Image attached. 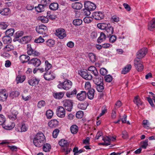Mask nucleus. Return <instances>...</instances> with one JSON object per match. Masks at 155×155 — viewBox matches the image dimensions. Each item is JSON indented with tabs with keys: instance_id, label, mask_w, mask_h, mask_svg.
Masks as SVG:
<instances>
[{
	"instance_id": "nucleus-1",
	"label": "nucleus",
	"mask_w": 155,
	"mask_h": 155,
	"mask_svg": "<svg viewBox=\"0 0 155 155\" xmlns=\"http://www.w3.org/2000/svg\"><path fill=\"white\" fill-rule=\"evenodd\" d=\"M97 27L101 30H105L106 34L109 38L114 32V29L109 23H99L97 25Z\"/></svg>"
},
{
	"instance_id": "nucleus-2",
	"label": "nucleus",
	"mask_w": 155,
	"mask_h": 155,
	"mask_svg": "<svg viewBox=\"0 0 155 155\" xmlns=\"http://www.w3.org/2000/svg\"><path fill=\"white\" fill-rule=\"evenodd\" d=\"M45 142V137L42 133L37 134L33 139L34 144L37 147H40Z\"/></svg>"
},
{
	"instance_id": "nucleus-3",
	"label": "nucleus",
	"mask_w": 155,
	"mask_h": 155,
	"mask_svg": "<svg viewBox=\"0 0 155 155\" xmlns=\"http://www.w3.org/2000/svg\"><path fill=\"white\" fill-rule=\"evenodd\" d=\"M59 145L62 147V150L63 152H65V154H67L71 150V148L68 147L69 145V143L67 140L64 139H61L59 142Z\"/></svg>"
},
{
	"instance_id": "nucleus-4",
	"label": "nucleus",
	"mask_w": 155,
	"mask_h": 155,
	"mask_svg": "<svg viewBox=\"0 0 155 155\" xmlns=\"http://www.w3.org/2000/svg\"><path fill=\"white\" fill-rule=\"evenodd\" d=\"M72 85V82L68 80H65L58 85V87L60 89H63L66 90L70 89Z\"/></svg>"
},
{
	"instance_id": "nucleus-5",
	"label": "nucleus",
	"mask_w": 155,
	"mask_h": 155,
	"mask_svg": "<svg viewBox=\"0 0 155 155\" xmlns=\"http://www.w3.org/2000/svg\"><path fill=\"white\" fill-rule=\"evenodd\" d=\"M64 109L68 111H71L72 109L73 102L71 100H65L62 102Z\"/></svg>"
},
{
	"instance_id": "nucleus-6",
	"label": "nucleus",
	"mask_w": 155,
	"mask_h": 155,
	"mask_svg": "<svg viewBox=\"0 0 155 155\" xmlns=\"http://www.w3.org/2000/svg\"><path fill=\"white\" fill-rule=\"evenodd\" d=\"M134 66L136 70L139 72L142 71L144 66L140 59L138 58H136L134 61Z\"/></svg>"
},
{
	"instance_id": "nucleus-7",
	"label": "nucleus",
	"mask_w": 155,
	"mask_h": 155,
	"mask_svg": "<svg viewBox=\"0 0 155 155\" xmlns=\"http://www.w3.org/2000/svg\"><path fill=\"white\" fill-rule=\"evenodd\" d=\"M27 50L28 54L30 55H32L34 56H38L40 54L39 52L31 48L30 44H28L27 45Z\"/></svg>"
},
{
	"instance_id": "nucleus-8",
	"label": "nucleus",
	"mask_w": 155,
	"mask_h": 155,
	"mask_svg": "<svg viewBox=\"0 0 155 155\" xmlns=\"http://www.w3.org/2000/svg\"><path fill=\"white\" fill-rule=\"evenodd\" d=\"M36 30L37 32L39 34L45 35L47 31V27L44 25L37 26L36 28Z\"/></svg>"
},
{
	"instance_id": "nucleus-9",
	"label": "nucleus",
	"mask_w": 155,
	"mask_h": 155,
	"mask_svg": "<svg viewBox=\"0 0 155 155\" xmlns=\"http://www.w3.org/2000/svg\"><path fill=\"white\" fill-rule=\"evenodd\" d=\"M65 109L63 107H58L56 111V114L58 116L61 118L64 117L65 114Z\"/></svg>"
},
{
	"instance_id": "nucleus-10",
	"label": "nucleus",
	"mask_w": 155,
	"mask_h": 155,
	"mask_svg": "<svg viewBox=\"0 0 155 155\" xmlns=\"http://www.w3.org/2000/svg\"><path fill=\"white\" fill-rule=\"evenodd\" d=\"M84 6L85 8L91 11L94 10L96 8V5L94 3L90 1L85 2L84 3Z\"/></svg>"
},
{
	"instance_id": "nucleus-11",
	"label": "nucleus",
	"mask_w": 155,
	"mask_h": 155,
	"mask_svg": "<svg viewBox=\"0 0 155 155\" xmlns=\"http://www.w3.org/2000/svg\"><path fill=\"white\" fill-rule=\"evenodd\" d=\"M56 35L59 38L62 39L66 36V34L65 30L63 29H58L56 31Z\"/></svg>"
},
{
	"instance_id": "nucleus-12",
	"label": "nucleus",
	"mask_w": 155,
	"mask_h": 155,
	"mask_svg": "<svg viewBox=\"0 0 155 155\" xmlns=\"http://www.w3.org/2000/svg\"><path fill=\"white\" fill-rule=\"evenodd\" d=\"M147 50L146 48H143L139 51L137 53V58H143L147 52Z\"/></svg>"
},
{
	"instance_id": "nucleus-13",
	"label": "nucleus",
	"mask_w": 155,
	"mask_h": 155,
	"mask_svg": "<svg viewBox=\"0 0 155 155\" xmlns=\"http://www.w3.org/2000/svg\"><path fill=\"white\" fill-rule=\"evenodd\" d=\"M40 60L37 58H33L31 60L28 62V64H31L35 67H38L41 64Z\"/></svg>"
},
{
	"instance_id": "nucleus-14",
	"label": "nucleus",
	"mask_w": 155,
	"mask_h": 155,
	"mask_svg": "<svg viewBox=\"0 0 155 155\" xmlns=\"http://www.w3.org/2000/svg\"><path fill=\"white\" fill-rule=\"evenodd\" d=\"M86 92L84 91H82L80 93H78L77 95L78 100L80 101L84 100L87 97Z\"/></svg>"
},
{
	"instance_id": "nucleus-15",
	"label": "nucleus",
	"mask_w": 155,
	"mask_h": 155,
	"mask_svg": "<svg viewBox=\"0 0 155 155\" xmlns=\"http://www.w3.org/2000/svg\"><path fill=\"white\" fill-rule=\"evenodd\" d=\"M44 78L46 80L50 81L53 80L55 78L54 74H51V72L46 71L44 75Z\"/></svg>"
},
{
	"instance_id": "nucleus-16",
	"label": "nucleus",
	"mask_w": 155,
	"mask_h": 155,
	"mask_svg": "<svg viewBox=\"0 0 155 155\" xmlns=\"http://www.w3.org/2000/svg\"><path fill=\"white\" fill-rule=\"evenodd\" d=\"M92 16L96 20H101L104 18L103 14L100 12H94Z\"/></svg>"
},
{
	"instance_id": "nucleus-17",
	"label": "nucleus",
	"mask_w": 155,
	"mask_h": 155,
	"mask_svg": "<svg viewBox=\"0 0 155 155\" xmlns=\"http://www.w3.org/2000/svg\"><path fill=\"white\" fill-rule=\"evenodd\" d=\"M148 29L150 31L155 29V18H153L148 23Z\"/></svg>"
},
{
	"instance_id": "nucleus-18",
	"label": "nucleus",
	"mask_w": 155,
	"mask_h": 155,
	"mask_svg": "<svg viewBox=\"0 0 155 155\" xmlns=\"http://www.w3.org/2000/svg\"><path fill=\"white\" fill-rule=\"evenodd\" d=\"M18 114V113L16 110L12 109L10 114L8 115V118L12 120H14L16 118Z\"/></svg>"
},
{
	"instance_id": "nucleus-19",
	"label": "nucleus",
	"mask_w": 155,
	"mask_h": 155,
	"mask_svg": "<svg viewBox=\"0 0 155 155\" xmlns=\"http://www.w3.org/2000/svg\"><path fill=\"white\" fill-rule=\"evenodd\" d=\"M19 59L22 63L27 62L29 61L30 58L28 55L26 54L21 55L19 57Z\"/></svg>"
},
{
	"instance_id": "nucleus-20",
	"label": "nucleus",
	"mask_w": 155,
	"mask_h": 155,
	"mask_svg": "<svg viewBox=\"0 0 155 155\" xmlns=\"http://www.w3.org/2000/svg\"><path fill=\"white\" fill-rule=\"evenodd\" d=\"M39 81V80L38 79L33 77L29 80L28 83L30 85L34 86L36 84H38Z\"/></svg>"
},
{
	"instance_id": "nucleus-21",
	"label": "nucleus",
	"mask_w": 155,
	"mask_h": 155,
	"mask_svg": "<svg viewBox=\"0 0 155 155\" xmlns=\"http://www.w3.org/2000/svg\"><path fill=\"white\" fill-rule=\"evenodd\" d=\"M2 126L5 129L7 130H10L14 127L15 124L14 123H10L9 124H7L5 123L4 124H3Z\"/></svg>"
},
{
	"instance_id": "nucleus-22",
	"label": "nucleus",
	"mask_w": 155,
	"mask_h": 155,
	"mask_svg": "<svg viewBox=\"0 0 155 155\" xmlns=\"http://www.w3.org/2000/svg\"><path fill=\"white\" fill-rule=\"evenodd\" d=\"M105 34L103 32H101L100 33V36L97 39V42L98 43H101L105 40L106 37L107 36L106 34L105 31Z\"/></svg>"
},
{
	"instance_id": "nucleus-23",
	"label": "nucleus",
	"mask_w": 155,
	"mask_h": 155,
	"mask_svg": "<svg viewBox=\"0 0 155 155\" xmlns=\"http://www.w3.org/2000/svg\"><path fill=\"white\" fill-rule=\"evenodd\" d=\"M58 122L56 120H53L49 122L48 124L51 128H54L57 127L58 125Z\"/></svg>"
},
{
	"instance_id": "nucleus-24",
	"label": "nucleus",
	"mask_w": 155,
	"mask_h": 155,
	"mask_svg": "<svg viewBox=\"0 0 155 155\" xmlns=\"http://www.w3.org/2000/svg\"><path fill=\"white\" fill-rule=\"evenodd\" d=\"M103 78L101 75H99L97 78H94V81L95 84L103 83Z\"/></svg>"
},
{
	"instance_id": "nucleus-25",
	"label": "nucleus",
	"mask_w": 155,
	"mask_h": 155,
	"mask_svg": "<svg viewBox=\"0 0 155 155\" xmlns=\"http://www.w3.org/2000/svg\"><path fill=\"white\" fill-rule=\"evenodd\" d=\"M95 87L96 90L99 92H102L104 89L103 83L95 84Z\"/></svg>"
},
{
	"instance_id": "nucleus-26",
	"label": "nucleus",
	"mask_w": 155,
	"mask_h": 155,
	"mask_svg": "<svg viewBox=\"0 0 155 155\" xmlns=\"http://www.w3.org/2000/svg\"><path fill=\"white\" fill-rule=\"evenodd\" d=\"M132 68L131 64H129L126 65L122 70L121 73L123 74H125L130 71Z\"/></svg>"
},
{
	"instance_id": "nucleus-27",
	"label": "nucleus",
	"mask_w": 155,
	"mask_h": 155,
	"mask_svg": "<svg viewBox=\"0 0 155 155\" xmlns=\"http://www.w3.org/2000/svg\"><path fill=\"white\" fill-rule=\"evenodd\" d=\"M2 40L4 44L9 43L12 41V38L11 37L6 35L3 37Z\"/></svg>"
},
{
	"instance_id": "nucleus-28",
	"label": "nucleus",
	"mask_w": 155,
	"mask_h": 155,
	"mask_svg": "<svg viewBox=\"0 0 155 155\" xmlns=\"http://www.w3.org/2000/svg\"><path fill=\"white\" fill-rule=\"evenodd\" d=\"M25 79V75L21 76V75H18L16 77V80L17 81V84L19 83H21L23 82Z\"/></svg>"
},
{
	"instance_id": "nucleus-29",
	"label": "nucleus",
	"mask_w": 155,
	"mask_h": 155,
	"mask_svg": "<svg viewBox=\"0 0 155 155\" xmlns=\"http://www.w3.org/2000/svg\"><path fill=\"white\" fill-rule=\"evenodd\" d=\"M77 93L76 89H74L71 91H68L66 93V95L68 97H71L75 95Z\"/></svg>"
},
{
	"instance_id": "nucleus-30",
	"label": "nucleus",
	"mask_w": 155,
	"mask_h": 155,
	"mask_svg": "<svg viewBox=\"0 0 155 155\" xmlns=\"http://www.w3.org/2000/svg\"><path fill=\"white\" fill-rule=\"evenodd\" d=\"M64 94L63 92L55 93L54 94V97L58 99H61L64 96Z\"/></svg>"
},
{
	"instance_id": "nucleus-31",
	"label": "nucleus",
	"mask_w": 155,
	"mask_h": 155,
	"mask_svg": "<svg viewBox=\"0 0 155 155\" xmlns=\"http://www.w3.org/2000/svg\"><path fill=\"white\" fill-rule=\"evenodd\" d=\"M49 7L50 9L52 10H56L58 9V5L57 3H53L50 5Z\"/></svg>"
},
{
	"instance_id": "nucleus-32",
	"label": "nucleus",
	"mask_w": 155,
	"mask_h": 155,
	"mask_svg": "<svg viewBox=\"0 0 155 155\" xmlns=\"http://www.w3.org/2000/svg\"><path fill=\"white\" fill-rule=\"evenodd\" d=\"M19 94L20 93L18 91H13L10 93L9 96L13 99L18 96Z\"/></svg>"
},
{
	"instance_id": "nucleus-33",
	"label": "nucleus",
	"mask_w": 155,
	"mask_h": 155,
	"mask_svg": "<svg viewBox=\"0 0 155 155\" xmlns=\"http://www.w3.org/2000/svg\"><path fill=\"white\" fill-rule=\"evenodd\" d=\"M45 7L42 4H39L38 6L35 7V9L38 12H41L44 11Z\"/></svg>"
},
{
	"instance_id": "nucleus-34",
	"label": "nucleus",
	"mask_w": 155,
	"mask_h": 155,
	"mask_svg": "<svg viewBox=\"0 0 155 155\" xmlns=\"http://www.w3.org/2000/svg\"><path fill=\"white\" fill-rule=\"evenodd\" d=\"M71 133L73 134H76L78 131V127L76 125H74L71 126L70 128Z\"/></svg>"
},
{
	"instance_id": "nucleus-35",
	"label": "nucleus",
	"mask_w": 155,
	"mask_h": 155,
	"mask_svg": "<svg viewBox=\"0 0 155 155\" xmlns=\"http://www.w3.org/2000/svg\"><path fill=\"white\" fill-rule=\"evenodd\" d=\"M94 90L93 89H91L89 91L88 93L87 94L88 97L90 99H92L94 97Z\"/></svg>"
},
{
	"instance_id": "nucleus-36",
	"label": "nucleus",
	"mask_w": 155,
	"mask_h": 155,
	"mask_svg": "<svg viewBox=\"0 0 155 155\" xmlns=\"http://www.w3.org/2000/svg\"><path fill=\"white\" fill-rule=\"evenodd\" d=\"M88 56L91 61L92 63L95 62L96 60V56L95 54L91 53H90L88 54Z\"/></svg>"
},
{
	"instance_id": "nucleus-37",
	"label": "nucleus",
	"mask_w": 155,
	"mask_h": 155,
	"mask_svg": "<svg viewBox=\"0 0 155 155\" xmlns=\"http://www.w3.org/2000/svg\"><path fill=\"white\" fill-rule=\"evenodd\" d=\"M88 104L86 102H84L83 104H78V107L80 109L85 110L88 106Z\"/></svg>"
},
{
	"instance_id": "nucleus-38",
	"label": "nucleus",
	"mask_w": 155,
	"mask_h": 155,
	"mask_svg": "<svg viewBox=\"0 0 155 155\" xmlns=\"http://www.w3.org/2000/svg\"><path fill=\"white\" fill-rule=\"evenodd\" d=\"M15 32V30L13 28H10L7 30L5 32L6 35L11 37L13 35Z\"/></svg>"
},
{
	"instance_id": "nucleus-39",
	"label": "nucleus",
	"mask_w": 155,
	"mask_h": 155,
	"mask_svg": "<svg viewBox=\"0 0 155 155\" xmlns=\"http://www.w3.org/2000/svg\"><path fill=\"white\" fill-rule=\"evenodd\" d=\"M72 7L74 9H80L82 7V5L80 3L76 2L72 5Z\"/></svg>"
},
{
	"instance_id": "nucleus-40",
	"label": "nucleus",
	"mask_w": 155,
	"mask_h": 155,
	"mask_svg": "<svg viewBox=\"0 0 155 155\" xmlns=\"http://www.w3.org/2000/svg\"><path fill=\"white\" fill-rule=\"evenodd\" d=\"M8 95V93L0 92V100L2 101H5L7 98Z\"/></svg>"
},
{
	"instance_id": "nucleus-41",
	"label": "nucleus",
	"mask_w": 155,
	"mask_h": 155,
	"mask_svg": "<svg viewBox=\"0 0 155 155\" xmlns=\"http://www.w3.org/2000/svg\"><path fill=\"white\" fill-rule=\"evenodd\" d=\"M14 49V46L10 45H6L4 48L3 50L5 51L9 52L13 50Z\"/></svg>"
},
{
	"instance_id": "nucleus-42",
	"label": "nucleus",
	"mask_w": 155,
	"mask_h": 155,
	"mask_svg": "<svg viewBox=\"0 0 155 155\" xmlns=\"http://www.w3.org/2000/svg\"><path fill=\"white\" fill-rule=\"evenodd\" d=\"M51 149L50 145L48 143L44 144L43 147V149L45 152H47L50 151Z\"/></svg>"
},
{
	"instance_id": "nucleus-43",
	"label": "nucleus",
	"mask_w": 155,
	"mask_h": 155,
	"mask_svg": "<svg viewBox=\"0 0 155 155\" xmlns=\"http://www.w3.org/2000/svg\"><path fill=\"white\" fill-rule=\"evenodd\" d=\"M134 101L137 106L141 105L142 104L140 98L138 96L135 97Z\"/></svg>"
},
{
	"instance_id": "nucleus-44",
	"label": "nucleus",
	"mask_w": 155,
	"mask_h": 155,
	"mask_svg": "<svg viewBox=\"0 0 155 155\" xmlns=\"http://www.w3.org/2000/svg\"><path fill=\"white\" fill-rule=\"evenodd\" d=\"M46 43V45L50 47H53L55 44L54 41L51 39H48Z\"/></svg>"
},
{
	"instance_id": "nucleus-45",
	"label": "nucleus",
	"mask_w": 155,
	"mask_h": 155,
	"mask_svg": "<svg viewBox=\"0 0 155 155\" xmlns=\"http://www.w3.org/2000/svg\"><path fill=\"white\" fill-rule=\"evenodd\" d=\"M88 71L87 70H83L79 72V74L84 79L86 76V75L88 74Z\"/></svg>"
},
{
	"instance_id": "nucleus-46",
	"label": "nucleus",
	"mask_w": 155,
	"mask_h": 155,
	"mask_svg": "<svg viewBox=\"0 0 155 155\" xmlns=\"http://www.w3.org/2000/svg\"><path fill=\"white\" fill-rule=\"evenodd\" d=\"M82 20L79 19H75L73 21V25L75 26L80 25L82 24Z\"/></svg>"
},
{
	"instance_id": "nucleus-47",
	"label": "nucleus",
	"mask_w": 155,
	"mask_h": 155,
	"mask_svg": "<svg viewBox=\"0 0 155 155\" xmlns=\"http://www.w3.org/2000/svg\"><path fill=\"white\" fill-rule=\"evenodd\" d=\"M53 113L51 110H49L46 111V115L48 119H51L53 116Z\"/></svg>"
},
{
	"instance_id": "nucleus-48",
	"label": "nucleus",
	"mask_w": 155,
	"mask_h": 155,
	"mask_svg": "<svg viewBox=\"0 0 155 155\" xmlns=\"http://www.w3.org/2000/svg\"><path fill=\"white\" fill-rule=\"evenodd\" d=\"M148 140L147 139H146L144 141H143L141 142V146L140 147L144 149H146L148 145Z\"/></svg>"
},
{
	"instance_id": "nucleus-49",
	"label": "nucleus",
	"mask_w": 155,
	"mask_h": 155,
	"mask_svg": "<svg viewBox=\"0 0 155 155\" xmlns=\"http://www.w3.org/2000/svg\"><path fill=\"white\" fill-rule=\"evenodd\" d=\"M45 71H48L50 69L51 67V65L49 63L48 61H46L45 62Z\"/></svg>"
},
{
	"instance_id": "nucleus-50",
	"label": "nucleus",
	"mask_w": 155,
	"mask_h": 155,
	"mask_svg": "<svg viewBox=\"0 0 155 155\" xmlns=\"http://www.w3.org/2000/svg\"><path fill=\"white\" fill-rule=\"evenodd\" d=\"M93 18L90 17H86L83 19L84 22L86 23H89L93 20Z\"/></svg>"
},
{
	"instance_id": "nucleus-51",
	"label": "nucleus",
	"mask_w": 155,
	"mask_h": 155,
	"mask_svg": "<svg viewBox=\"0 0 155 155\" xmlns=\"http://www.w3.org/2000/svg\"><path fill=\"white\" fill-rule=\"evenodd\" d=\"M9 11L10 9L9 8H5L3 9L2 11H1V14L3 15H7L9 12Z\"/></svg>"
},
{
	"instance_id": "nucleus-52",
	"label": "nucleus",
	"mask_w": 155,
	"mask_h": 155,
	"mask_svg": "<svg viewBox=\"0 0 155 155\" xmlns=\"http://www.w3.org/2000/svg\"><path fill=\"white\" fill-rule=\"evenodd\" d=\"M6 119L5 117L2 114H0V125L3 124L5 122Z\"/></svg>"
},
{
	"instance_id": "nucleus-53",
	"label": "nucleus",
	"mask_w": 155,
	"mask_h": 155,
	"mask_svg": "<svg viewBox=\"0 0 155 155\" xmlns=\"http://www.w3.org/2000/svg\"><path fill=\"white\" fill-rule=\"evenodd\" d=\"M104 79L106 82H110L112 80V77L110 75H108L104 77Z\"/></svg>"
},
{
	"instance_id": "nucleus-54",
	"label": "nucleus",
	"mask_w": 155,
	"mask_h": 155,
	"mask_svg": "<svg viewBox=\"0 0 155 155\" xmlns=\"http://www.w3.org/2000/svg\"><path fill=\"white\" fill-rule=\"evenodd\" d=\"M150 124L149 121L147 120H143V127L146 128L149 127Z\"/></svg>"
},
{
	"instance_id": "nucleus-55",
	"label": "nucleus",
	"mask_w": 155,
	"mask_h": 155,
	"mask_svg": "<svg viewBox=\"0 0 155 155\" xmlns=\"http://www.w3.org/2000/svg\"><path fill=\"white\" fill-rule=\"evenodd\" d=\"M45 40L41 36L39 37L38 38L35 39V42L36 43H41L44 42Z\"/></svg>"
},
{
	"instance_id": "nucleus-56",
	"label": "nucleus",
	"mask_w": 155,
	"mask_h": 155,
	"mask_svg": "<svg viewBox=\"0 0 155 155\" xmlns=\"http://www.w3.org/2000/svg\"><path fill=\"white\" fill-rule=\"evenodd\" d=\"M51 1L49 0H42L41 3L45 7L48 5L50 3Z\"/></svg>"
},
{
	"instance_id": "nucleus-57",
	"label": "nucleus",
	"mask_w": 155,
	"mask_h": 155,
	"mask_svg": "<svg viewBox=\"0 0 155 155\" xmlns=\"http://www.w3.org/2000/svg\"><path fill=\"white\" fill-rule=\"evenodd\" d=\"M24 34V32L23 31H20L17 32L15 34V37L16 38H19L21 37Z\"/></svg>"
},
{
	"instance_id": "nucleus-58",
	"label": "nucleus",
	"mask_w": 155,
	"mask_h": 155,
	"mask_svg": "<svg viewBox=\"0 0 155 155\" xmlns=\"http://www.w3.org/2000/svg\"><path fill=\"white\" fill-rule=\"evenodd\" d=\"M45 104L46 103L45 101H41L38 102L37 106L39 108H41L44 107Z\"/></svg>"
},
{
	"instance_id": "nucleus-59",
	"label": "nucleus",
	"mask_w": 155,
	"mask_h": 155,
	"mask_svg": "<svg viewBox=\"0 0 155 155\" xmlns=\"http://www.w3.org/2000/svg\"><path fill=\"white\" fill-rule=\"evenodd\" d=\"M83 112L82 111H79L77 113L76 116L77 118H81L83 117Z\"/></svg>"
},
{
	"instance_id": "nucleus-60",
	"label": "nucleus",
	"mask_w": 155,
	"mask_h": 155,
	"mask_svg": "<svg viewBox=\"0 0 155 155\" xmlns=\"http://www.w3.org/2000/svg\"><path fill=\"white\" fill-rule=\"evenodd\" d=\"M59 129H55L54 130L52 134V136L54 138H57L59 133Z\"/></svg>"
},
{
	"instance_id": "nucleus-61",
	"label": "nucleus",
	"mask_w": 155,
	"mask_h": 155,
	"mask_svg": "<svg viewBox=\"0 0 155 155\" xmlns=\"http://www.w3.org/2000/svg\"><path fill=\"white\" fill-rule=\"evenodd\" d=\"M109 38L110 42L111 43H113L117 39V37L115 35H111Z\"/></svg>"
},
{
	"instance_id": "nucleus-62",
	"label": "nucleus",
	"mask_w": 155,
	"mask_h": 155,
	"mask_svg": "<svg viewBox=\"0 0 155 155\" xmlns=\"http://www.w3.org/2000/svg\"><path fill=\"white\" fill-rule=\"evenodd\" d=\"M107 71L104 68H102L100 70V73L103 76H104L107 74Z\"/></svg>"
},
{
	"instance_id": "nucleus-63",
	"label": "nucleus",
	"mask_w": 155,
	"mask_h": 155,
	"mask_svg": "<svg viewBox=\"0 0 155 155\" xmlns=\"http://www.w3.org/2000/svg\"><path fill=\"white\" fill-rule=\"evenodd\" d=\"M40 19L41 22L44 23H47L49 21L48 18L45 17H41Z\"/></svg>"
},
{
	"instance_id": "nucleus-64",
	"label": "nucleus",
	"mask_w": 155,
	"mask_h": 155,
	"mask_svg": "<svg viewBox=\"0 0 155 155\" xmlns=\"http://www.w3.org/2000/svg\"><path fill=\"white\" fill-rule=\"evenodd\" d=\"M8 25L4 22L0 23V29H5L8 26Z\"/></svg>"
}]
</instances>
